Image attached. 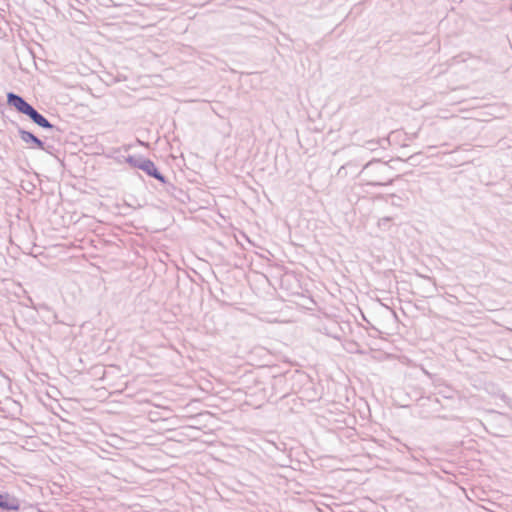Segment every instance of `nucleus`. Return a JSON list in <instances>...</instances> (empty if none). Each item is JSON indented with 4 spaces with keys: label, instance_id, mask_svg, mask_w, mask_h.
I'll use <instances>...</instances> for the list:
<instances>
[{
    "label": "nucleus",
    "instance_id": "nucleus-3",
    "mask_svg": "<svg viewBox=\"0 0 512 512\" xmlns=\"http://www.w3.org/2000/svg\"><path fill=\"white\" fill-rule=\"evenodd\" d=\"M27 117H29V119L33 123H35L43 129L59 131V128L53 125L46 117L39 113L35 108L31 110Z\"/></svg>",
    "mask_w": 512,
    "mask_h": 512
},
{
    "label": "nucleus",
    "instance_id": "nucleus-8",
    "mask_svg": "<svg viewBox=\"0 0 512 512\" xmlns=\"http://www.w3.org/2000/svg\"><path fill=\"white\" fill-rule=\"evenodd\" d=\"M378 145H379V141L378 140H369V141H366L363 146L366 147L367 149L371 150V151H374V150L377 149Z\"/></svg>",
    "mask_w": 512,
    "mask_h": 512
},
{
    "label": "nucleus",
    "instance_id": "nucleus-12",
    "mask_svg": "<svg viewBox=\"0 0 512 512\" xmlns=\"http://www.w3.org/2000/svg\"><path fill=\"white\" fill-rule=\"evenodd\" d=\"M389 197L392 198V199L398 198L395 194H390Z\"/></svg>",
    "mask_w": 512,
    "mask_h": 512
},
{
    "label": "nucleus",
    "instance_id": "nucleus-9",
    "mask_svg": "<svg viewBox=\"0 0 512 512\" xmlns=\"http://www.w3.org/2000/svg\"><path fill=\"white\" fill-rule=\"evenodd\" d=\"M167 191L174 196H176L175 192H179V193L183 194V191L181 189H178L177 187H175L173 184H170V183L167 186Z\"/></svg>",
    "mask_w": 512,
    "mask_h": 512
},
{
    "label": "nucleus",
    "instance_id": "nucleus-5",
    "mask_svg": "<svg viewBox=\"0 0 512 512\" xmlns=\"http://www.w3.org/2000/svg\"><path fill=\"white\" fill-rule=\"evenodd\" d=\"M19 507V500L17 498L10 496L8 493H0V509L16 511Z\"/></svg>",
    "mask_w": 512,
    "mask_h": 512
},
{
    "label": "nucleus",
    "instance_id": "nucleus-7",
    "mask_svg": "<svg viewBox=\"0 0 512 512\" xmlns=\"http://www.w3.org/2000/svg\"><path fill=\"white\" fill-rule=\"evenodd\" d=\"M148 158L141 155H129L126 157V162L133 168L142 170L144 168Z\"/></svg>",
    "mask_w": 512,
    "mask_h": 512
},
{
    "label": "nucleus",
    "instance_id": "nucleus-4",
    "mask_svg": "<svg viewBox=\"0 0 512 512\" xmlns=\"http://www.w3.org/2000/svg\"><path fill=\"white\" fill-rule=\"evenodd\" d=\"M21 140L27 144H32L34 147L40 150H46L45 143L35 136L32 132L27 131L23 128L18 129Z\"/></svg>",
    "mask_w": 512,
    "mask_h": 512
},
{
    "label": "nucleus",
    "instance_id": "nucleus-10",
    "mask_svg": "<svg viewBox=\"0 0 512 512\" xmlns=\"http://www.w3.org/2000/svg\"><path fill=\"white\" fill-rule=\"evenodd\" d=\"M501 400H503L510 408H512L511 399L506 394L501 395Z\"/></svg>",
    "mask_w": 512,
    "mask_h": 512
},
{
    "label": "nucleus",
    "instance_id": "nucleus-2",
    "mask_svg": "<svg viewBox=\"0 0 512 512\" xmlns=\"http://www.w3.org/2000/svg\"><path fill=\"white\" fill-rule=\"evenodd\" d=\"M7 104L13 107L18 113L28 116L31 110L34 108L28 103L21 95L14 92L7 93Z\"/></svg>",
    "mask_w": 512,
    "mask_h": 512
},
{
    "label": "nucleus",
    "instance_id": "nucleus-11",
    "mask_svg": "<svg viewBox=\"0 0 512 512\" xmlns=\"http://www.w3.org/2000/svg\"><path fill=\"white\" fill-rule=\"evenodd\" d=\"M424 278H425V279H427V280H429V281H432L433 287L435 288L436 283H435V281H434L432 278H430V277H426V276H424Z\"/></svg>",
    "mask_w": 512,
    "mask_h": 512
},
{
    "label": "nucleus",
    "instance_id": "nucleus-6",
    "mask_svg": "<svg viewBox=\"0 0 512 512\" xmlns=\"http://www.w3.org/2000/svg\"><path fill=\"white\" fill-rule=\"evenodd\" d=\"M148 176L160 181L163 184L167 183L166 177L158 170L154 162L150 159L147 160L144 168H142Z\"/></svg>",
    "mask_w": 512,
    "mask_h": 512
},
{
    "label": "nucleus",
    "instance_id": "nucleus-1",
    "mask_svg": "<svg viewBox=\"0 0 512 512\" xmlns=\"http://www.w3.org/2000/svg\"><path fill=\"white\" fill-rule=\"evenodd\" d=\"M390 171L391 167L387 163L374 159L364 165L361 174L368 178L366 185L374 187L386 186L393 183V179L389 178Z\"/></svg>",
    "mask_w": 512,
    "mask_h": 512
}]
</instances>
